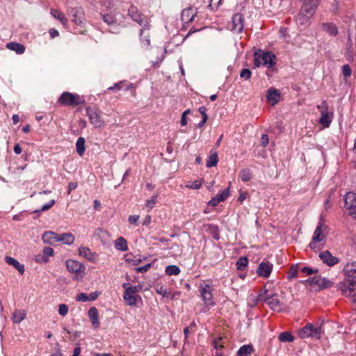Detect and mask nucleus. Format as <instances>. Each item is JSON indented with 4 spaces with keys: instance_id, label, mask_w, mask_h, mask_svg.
I'll list each match as a JSON object with an SVG mask.
<instances>
[{
    "instance_id": "a19ab883",
    "label": "nucleus",
    "mask_w": 356,
    "mask_h": 356,
    "mask_svg": "<svg viewBox=\"0 0 356 356\" xmlns=\"http://www.w3.org/2000/svg\"><path fill=\"white\" fill-rule=\"evenodd\" d=\"M156 292L162 296L163 297L169 298L170 295V292L163 286L162 285H156Z\"/></svg>"
},
{
    "instance_id": "09e8293b",
    "label": "nucleus",
    "mask_w": 356,
    "mask_h": 356,
    "mask_svg": "<svg viewBox=\"0 0 356 356\" xmlns=\"http://www.w3.org/2000/svg\"><path fill=\"white\" fill-rule=\"evenodd\" d=\"M222 0H210L209 8L211 10H216L221 4Z\"/></svg>"
},
{
    "instance_id": "58836bf2",
    "label": "nucleus",
    "mask_w": 356,
    "mask_h": 356,
    "mask_svg": "<svg viewBox=\"0 0 356 356\" xmlns=\"http://www.w3.org/2000/svg\"><path fill=\"white\" fill-rule=\"evenodd\" d=\"M165 273L168 275H177L180 273V269L177 266L170 265L165 268Z\"/></svg>"
},
{
    "instance_id": "e433bc0d",
    "label": "nucleus",
    "mask_w": 356,
    "mask_h": 356,
    "mask_svg": "<svg viewBox=\"0 0 356 356\" xmlns=\"http://www.w3.org/2000/svg\"><path fill=\"white\" fill-rule=\"evenodd\" d=\"M76 149L79 155L82 156L85 152V139L83 137H79L76 143Z\"/></svg>"
},
{
    "instance_id": "bb28decb",
    "label": "nucleus",
    "mask_w": 356,
    "mask_h": 356,
    "mask_svg": "<svg viewBox=\"0 0 356 356\" xmlns=\"http://www.w3.org/2000/svg\"><path fill=\"white\" fill-rule=\"evenodd\" d=\"M5 261L7 264H8L10 266H13L15 267L20 274H23L24 272V266L23 264H21L17 260L15 259L6 256L5 257Z\"/></svg>"
},
{
    "instance_id": "f704fd0d",
    "label": "nucleus",
    "mask_w": 356,
    "mask_h": 356,
    "mask_svg": "<svg viewBox=\"0 0 356 356\" xmlns=\"http://www.w3.org/2000/svg\"><path fill=\"white\" fill-rule=\"evenodd\" d=\"M218 162V153L216 152H211L209 156L206 165L207 168L216 166Z\"/></svg>"
},
{
    "instance_id": "6e6552de",
    "label": "nucleus",
    "mask_w": 356,
    "mask_h": 356,
    "mask_svg": "<svg viewBox=\"0 0 356 356\" xmlns=\"http://www.w3.org/2000/svg\"><path fill=\"white\" fill-rule=\"evenodd\" d=\"M344 207L348 215L356 219V193H348L346 194Z\"/></svg>"
},
{
    "instance_id": "de8ad7c7",
    "label": "nucleus",
    "mask_w": 356,
    "mask_h": 356,
    "mask_svg": "<svg viewBox=\"0 0 356 356\" xmlns=\"http://www.w3.org/2000/svg\"><path fill=\"white\" fill-rule=\"evenodd\" d=\"M68 306L65 304H60L58 305V314L62 316H65L68 313Z\"/></svg>"
},
{
    "instance_id": "5701e85b",
    "label": "nucleus",
    "mask_w": 356,
    "mask_h": 356,
    "mask_svg": "<svg viewBox=\"0 0 356 356\" xmlns=\"http://www.w3.org/2000/svg\"><path fill=\"white\" fill-rule=\"evenodd\" d=\"M58 234L51 231L45 232L42 236L43 242L49 245H53L58 242Z\"/></svg>"
},
{
    "instance_id": "dca6fc26",
    "label": "nucleus",
    "mask_w": 356,
    "mask_h": 356,
    "mask_svg": "<svg viewBox=\"0 0 356 356\" xmlns=\"http://www.w3.org/2000/svg\"><path fill=\"white\" fill-rule=\"evenodd\" d=\"M78 252L81 257H84L90 262L95 263L97 260L98 254L96 252H92L88 247L81 246L78 249Z\"/></svg>"
},
{
    "instance_id": "f8f14e48",
    "label": "nucleus",
    "mask_w": 356,
    "mask_h": 356,
    "mask_svg": "<svg viewBox=\"0 0 356 356\" xmlns=\"http://www.w3.org/2000/svg\"><path fill=\"white\" fill-rule=\"evenodd\" d=\"M66 267L70 273H75L81 276L84 274L86 269L85 266L81 263L72 259H68L66 261Z\"/></svg>"
},
{
    "instance_id": "4c0bfd02",
    "label": "nucleus",
    "mask_w": 356,
    "mask_h": 356,
    "mask_svg": "<svg viewBox=\"0 0 356 356\" xmlns=\"http://www.w3.org/2000/svg\"><path fill=\"white\" fill-rule=\"evenodd\" d=\"M294 337L289 332H283L279 335V340L282 342H293Z\"/></svg>"
},
{
    "instance_id": "9b49d317",
    "label": "nucleus",
    "mask_w": 356,
    "mask_h": 356,
    "mask_svg": "<svg viewBox=\"0 0 356 356\" xmlns=\"http://www.w3.org/2000/svg\"><path fill=\"white\" fill-rule=\"evenodd\" d=\"M90 122L96 128H100L104 126V121L101 118L100 114L97 110L88 108L86 109Z\"/></svg>"
},
{
    "instance_id": "2f4dec72",
    "label": "nucleus",
    "mask_w": 356,
    "mask_h": 356,
    "mask_svg": "<svg viewBox=\"0 0 356 356\" xmlns=\"http://www.w3.org/2000/svg\"><path fill=\"white\" fill-rule=\"evenodd\" d=\"M266 304L274 311L279 312L282 309V304L277 298V294H275Z\"/></svg>"
},
{
    "instance_id": "1a4fd4ad",
    "label": "nucleus",
    "mask_w": 356,
    "mask_h": 356,
    "mask_svg": "<svg viewBox=\"0 0 356 356\" xmlns=\"http://www.w3.org/2000/svg\"><path fill=\"white\" fill-rule=\"evenodd\" d=\"M201 297L207 307H211L215 305L213 300V289L210 284H202L200 289Z\"/></svg>"
},
{
    "instance_id": "7ed1b4c3",
    "label": "nucleus",
    "mask_w": 356,
    "mask_h": 356,
    "mask_svg": "<svg viewBox=\"0 0 356 356\" xmlns=\"http://www.w3.org/2000/svg\"><path fill=\"white\" fill-rule=\"evenodd\" d=\"M254 65L257 67L266 66L268 68L273 67L275 64V56L270 52L259 51L254 55Z\"/></svg>"
},
{
    "instance_id": "338daca9",
    "label": "nucleus",
    "mask_w": 356,
    "mask_h": 356,
    "mask_svg": "<svg viewBox=\"0 0 356 356\" xmlns=\"http://www.w3.org/2000/svg\"><path fill=\"white\" fill-rule=\"evenodd\" d=\"M49 34L52 38L58 36L59 33L56 29H51L49 30Z\"/></svg>"
},
{
    "instance_id": "c756f323",
    "label": "nucleus",
    "mask_w": 356,
    "mask_h": 356,
    "mask_svg": "<svg viewBox=\"0 0 356 356\" xmlns=\"http://www.w3.org/2000/svg\"><path fill=\"white\" fill-rule=\"evenodd\" d=\"M6 47L15 52H16L18 54H22L25 51V47L23 44L18 43V42H8L6 44Z\"/></svg>"
},
{
    "instance_id": "b1692460",
    "label": "nucleus",
    "mask_w": 356,
    "mask_h": 356,
    "mask_svg": "<svg viewBox=\"0 0 356 356\" xmlns=\"http://www.w3.org/2000/svg\"><path fill=\"white\" fill-rule=\"evenodd\" d=\"M321 27L323 31L329 34L330 36H337L339 33L337 26L332 22L323 23Z\"/></svg>"
},
{
    "instance_id": "4be33fe9",
    "label": "nucleus",
    "mask_w": 356,
    "mask_h": 356,
    "mask_svg": "<svg viewBox=\"0 0 356 356\" xmlns=\"http://www.w3.org/2000/svg\"><path fill=\"white\" fill-rule=\"evenodd\" d=\"M88 317L91 321V323L95 329H97L99 327L100 323L99 321L98 310L96 307H91L88 312Z\"/></svg>"
},
{
    "instance_id": "5fc2aeb1",
    "label": "nucleus",
    "mask_w": 356,
    "mask_h": 356,
    "mask_svg": "<svg viewBox=\"0 0 356 356\" xmlns=\"http://www.w3.org/2000/svg\"><path fill=\"white\" fill-rule=\"evenodd\" d=\"M342 73L346 78L350 76L352 71L348 65H344L342 67Z\"/></svg>"
},
{
    "instance_id": "680f3d73",
    "label": "nucleus",
    "mask_w": 356,
    "mask_h": 356,
    "mask_svg": "<svg viewBox=\"0 0 356 356\" xmlns=\"http://www.w3.org/2000/svg\"><path fill=\"white\" fill-rule=\"evenodd\" d=\"M301 270L302 273H305L307 275H312V273H314V272L316 271V270H314V269L309 268V267H304L302 268Z\"/></svg>"
},
{
    "instance_id": "20e7f679",
    "label": "nucleus",
    "mask_w": 356,
    "mask_h": 356,
    "mask_svg": "<svg viewBox=\"0 0 356 356\" xmlns=\"http://www.w3.org/2000/svg\"><path fill=\"white\" fill-rule=\"evenodd\" d=\"M317 108L321 113L319 118V123L323 128H327L330 127L333 118L334 113L331 111L326 102L323 101L321 104L317 106Z\"/></svg>"
},
{
    "instance_id": "ea45409f",
    "label": "nucleus",
    "mask_w": 356,
    "mask_h": 356,
    "mask_svg": "<svg viewBox=\"0 0 356 356\" xmlns=\"http://www.w3.org/2000/svg\"><path fill=\"white\" fill-rule=\"evenodd\" d=\"M248 264V259L245 257H241L236 262V268L240 270H244Z\"/></svg>"
},
{
    "instance_id": "052dcab7",
    "label": "nucleus",
    "mask_w": 356,
    "mask_h": 356,
    "mask_svg": "<svg viewBox=\"0 0 356 356\" xmlns=\"http://www.w3.org/2000/svg\"><path fill=\"white\" fill-rule=\"evenodd\" d=\"M99 293L98 291H95L91 293H90L88 296V301H93L95 300L97 297L99 296Z\"/></svg>"
},
{
    "instance_id": "a878e982",
    "label": "nucleus",
    "mask_w": 356,
    "mask_h": 356,
    "mask_svg": "<svg viewBox=\"0 0 356 356\" xmlns=\"http://www.w3.org/2000/svg\"><path fill=\"white\" fill-rule=\"evenodd\" d=\"M74 236L70 232L58 234V242H62L65 245H72L74 243Z\"/></svg>"
},
{
    "instance_id": "f3484780",
    "label": "nucleus",
    "mask_w": 356,
    "mask_h": 356,
    "mask_svg": "<svg viewBox=\"0 0 356 356\" xmlns=\"http://www.w3.org/2000/svg\"><path fill=\"white\" fill-rule=\"evenodd\" d=\"M196 15V9L193 7H188L182 10L181 19L184 23H189L194 20Z\"/></svg>"
},
{
    "instance_id": "9d476101",
    "label": "nucleus",
    "mask_w": 356,
    "mask_h": 356,
    "mask_svg": "<svg viewBox=\"0 0 356 356\" xmlns=\"http://www.w3.org/2000/svg\"><path fill=\"white\" fill-rule=\"evenodd\" d=\"M276 293L267 289L261 291L257 296L251 294L250 296V300L253 302V305H257L259 302H267L269 301Z\"/></svg>"
},
{
    "instance_id": "ddd939ff",
    "label": "nucleus",
    "mask_w": 356,
    "mask_h": 356,
    "mask_svg": "<svg viewBox=\"0 0 356 356\" xmlns=\"http://www.w3.org/2000/svg\"><path fill=\"white\" fill-rule=\"evenodd\" d=\"M318 256L321 260L328 266H333L339 262V258L333 256L328 250L321 252Z\"/></svg>"
},
{
    "instance_id": "13d9d810",
    "label": "nucleus",
    "mask_w": 356,
    "mask_h": 356,
    "mask_svg": "<svg viewBox=\"0 0 356 356\" xmlns=\"http://www.w3.org/2000/svg\"><path fill=\"white\" fill-rule=\"evenodd\" d=\"M269 143V138L268 135L262 134L261 137V145L263 147H266Z\"/></svg>"
},
{
    "instance_id": "e2e57ef3",
    "label": "nucleus",
    "mask_w": 356,
    "mask_h": 356,
    "mask_svg": "<svg viewBox=\"0 0 356 356\" xmlns=\"http://www.w3.org/2000/svg\"><path fill=\"white\" fill-rule=\"evenodd\" d=\"M77 188V184L75 182H70L68 184V193L70 194L72 191Z\"/></svg>"
},
{
    "instance_id": "864d4df0",
    "label": "nucleus",
    "mask_w": 356,
    "mask_h": 356,
    "mask_svg": "<svg viewBox=\"0 0 356 356\" xmlns=\"http://www.w3.org/2000/svg\"><path fill=\"white\" fill-rule=\"evenodd\" d=\"M190 113V110L188 109L186 111H185L182 115H181V121H180V123H181V125L182 127H184L186 126L187 124H188V119H187V114H188Z\"/></svg>"
},
{
    "instance_id": "603ef678",
    "label": "nucleus",
    "mask_w": 356,
    "mask_h": 356,
    "mask_svg": "<svg viewBox=\"0 0 356 356\" xmlns=\"http://www.w3.org/2000/svg\"><path fill=\"white\" fill-rule=\"evenodd\" d=\"M251 72L248 69H243L241 73L240 76L245 80H249L251 77Z\"/></svg>"
},
{
    "instance_id": "f03ea898",
    "label": "nucleus",
    "mask_w": 356,
    "mask_h": 356,
    "mask_svg": "<svg viewBox=\"0 0 356 356\" xmlns=\"http://www.w3.org/2000/svg\"><path fill=\"white\" fill-rule=\"evenodd\" d=\"M58 102L63 106H76L83 104L85 99L83 96H80L78 94L64 92L60 96Z\"/></svg>"
},
{
    "instance_id": "39448f33",
    "label": "nucleus",
    "mask_w": 356,
    "mask_h": 356,
    "mask_svg": "<svg viewBox=\"0 0 356 356\" xmlns=\"http://www.w3.org/2000/svg\"><path fill=\"white\" fill-rule=\"evenodd\" d=\"M325 244V235L323 233V225L320 224L315 229L312 240L309 243L312 250L321 249Z\"/></svg>"
},
{
    "instance_id": "cd10ccee",
    "label": "nucleus",
    "mask_w": 356,
    "mask_h": 356,
    "mask_svg": "<svg viewBox=\"0 0 356 356\" xmlns=\"http://www.w3.org/2000/svg\"><path fill=\"white\" fill-rule=\"evenodd\" d=\"M51 15L54 18L57 19L60 22V23L63 25V26H67V19L65 16L64 13H61L57 9H51L50 11Z\"/></svg>"
},
{
    "instance_id": "c03bdc74",
    "label": "nucleus",
    "mask_w": 356,
    "mask_h": 356,
    "mask_svg": "<svg viewBox=\"0 0 356 356\" xmlns=\"http://www.w3.org/2000/svg\"><path fill=\"white\" fill-rule=\"evenodd\" d=\"M202 184H203V181L202 180H195V181H192V182H188L186 185V187L187 188H190V189H199V188H200L202 187Z\"/></svg>"
},
{
    "instance_id": "6e6d98bb",
    "label": "nucleus",
    "mask_w": 356,
    "mask_h": 356,
    "mask_svg": "<svg viewBox=\"0 0 356 356\" xmlns=\"http://www.w3.org/2000/svg\"><path fill=\"white\" fill-rule=\"evenodd\" d=\"M76 300L78 302H88V296L86 293H81L76 296Z\"/></svg>"
},
{
    "instance_id": "2eb2a0df",
    "label": "nucleus",
    "mask_w": 356,
    "mask_h": 356,
    "mask_svg": "<svg viewBox=\"0 0 356 356\" xmlns=\"http://www.w3.org/2000/svg\"><path fill=\"white\" fill-rule=\"evenodd\" d=\"M72 21L76 25H81L84 21V12L81 8H72L69 11Z\"/></svg>"
},
{
    "instance_id": "c9c22d12",
    "label": "nucleus",
    "mask_w": 356,
    "mask_h": 356,
    "mask_svg": "<svg viewBox=\"0 0 356 356\" xmlns=\"http://www.w3.org/2000/svg\"><path fill=\"white\" fill-rule=\"evenodd\" d=\"M54 250L51 248L46 247L43 249V256L42 257L41 260L38 259V262H44L47 263L49 261V257L54 255Z\"/></svg>"
},
{
    "instance_id": "49530a36",
    "label": "nucleus",
    "mask_w": 356,
    "mask_h": 356,
    "mask_svg": "<svg viewBox=\"0 0 356 356\" xmlns=\"http://www.w3.org/2000/svg\"><path fill=\"white\" fill-rule=\"evenodd\" d=\"M157 195H153L150 199L145 201V207L149 209H152L156 202Z\"/></svg>"
},
{
    "instance_id": "774afa93",
    "label": "nucleus",
    "mask_w": 356,
    "mask_h": 356,
    "mask_svg": "<svg viewBox=\"0 0 356 356\" xmlns=\"http://www.w3.org/2000/svg\"><path fill=\"white\" fill-rule=\"evenodd\" d=\"M14 152L16 154H19L22 153V148L19 144H16L14 147Z\"/></svg>"
},
{
    "instance_id": "69168bd1",
    "label": "nucleus",
    "mask_w": 356,
    "mask_h": 356,
    "mask_svg": "<svg viewBox=\"0 0 356 356\" xmlns=\"http://www.w3.org/2000/svg\"><path fill=\"white\" fill-rule=\"evenodd\" d=\"M199 112L201 113L202 116V119L205 117V118H208L207 115V109L204 106H201L199 108Z\"/></svg>"
},
{
    "instance_id": "72a5a7b5",
    "label": "nucleus",
    "mask_w": 356,
    "mask_h": 356,
    "mask_svg": "<svg viewBox=\"0 0 356 356\" xmlns=\"http://www.w3.org/2000/svg\"><path fill=\"white\" fill-rule=\"evenodd\" d=\"M115 249L120 251H127L128 250V245L127 241L123 237H119L115 241Z\"/></svg>"
},
{
    "instance_id": "412c9836",
    "label": "nucleus",
    "mask_w": 356,
    "mask_h": 356,
    "mask_svg": "<svg viewBox=\"0 0 356 356\" xmlns=\"http://www.w3.org/2000/svg\"><path fill=\"white\" fill-rule=\"evenodd\" d=\"M266 98L268 102L274 106L279 102L280 99V93L276 89L270 88L267 91Z\"/></svg>"
},
{
    "instance_id": "0e129e2a",
    "label": "nucleus",
    "mask_w": 356,
    "mask_h": 356,
    "mask_svg": "<svg viewBox=\"0 0 356 356\" xmlns=\"http://www.w3.org/2000/svg\"><path fill=\"white\" fill-rule=\"evenodd\" d=\"M152 222V218L149 215H147L143 222V225L145 226H148Z\"/></svg>"
},
{
    "instance_id": "c85d7f7f",
    "label": "nucleus",
    "mask_w": 356,
    "mask_h": 356,
    "mask_svg": "<svg viewBox=\"0 0 356 356\" xmlns=\"http://www.w3.org/2000/svg\"><path fill=\"white\" fill-rule=\"evenodd\" d=\"M128 14L135 22L142 26L141 15L136 7L131 6L128 10Z\"/></svg>"
},
{
    "instance_id": "37998d69",
    "label": "nucleus",
    "mask_w": 356,
    "mask_h": 356,
    "mask_svg": "<svg viewBox=\"0 0 356 356\" xmlns=\"http://www.w3.org/2000/svg\"><path fill=\"white\" fill-rule=\"evenodd\" d=\"M102 19H103L104 22L108 25H112L117 22L116 18L112 14L103 15Z\"/></svg>"
},
{
    "instance_id": "bf43d9fd",
    "label": "nucleus",
    "mask_w": 356,
    "mask_h": 356,
    "mask_svg": "<svg viewBox=\"0 0 356 356\" xmlns=\"http://www.w3.org/2000/svg\"><path fill=\"white\" fill-rule=\"evenodd\" d=\"M151 264H148L145 266H140L136 268V271L138 273H143L148 270V269L150 268Z\"/></svg>"
},
{
    "instance_id": "473e14b6",
    "label": "nucleus",
    "mask_w": 356,
    "mask_h": 356,
    "mask_svg": "<svg viewBox=\"0 0 356 356\" xmlns=\"http://www.w3.org/2000/svg\"><path fill=\"white\" fill-rule=\"evenodd\" d=\"M254 351V348L250 344L242 346L237 351V356H249Z\"/></svg>"
},
{
    "instance_id": "f257e3e1",
    "label": "nucleus",
    "mask_w": 356,
    "mask_h": 356,
    "mask_svg": "<svg viewBox=\"0 0 356 356\" xmlns=\"http://www.w3.org/2000/svg\"><path fill=\"white\" fill-rule=\"evenodd\" d=\"M122 287L125 289L123 294V299L129 306H135L138 300H141V297L137 294L141 290V286H129L127 283H124Z\"/></svg>"
},
{
    "instance_id": "79ce46f5",
    "label": "nucleus",
    "mask_w": 356,
    "mask_h": 356,
    "mask_svg": "<svg viewBox=\"0 0 356 356\" xmlns=\"http://www.w3.org/2000/svg\"><path fill=\"white\" fill-rule=\"evenodd\" d=\"M225 339L223 337H218L213 342V347L216 350H222L225 346Z\"/></svg>"
},
{
    "instance_id": "a18cd8bd",
    "label": "nucleus",
    "mask_w": 356,
    "mask_h": 356,
    "mask_svg": "<svg viewBox=\"0 0 356 356\" xmlns=\"http://www.w3.org/2000/svg\"><path fill=\"white\" fill-rule=\"evenodd\" d=\"M240 177L242 181H248L252 178V174L250 170L243 169L240 172Z\"/></svg>"
},
{
    "instance_id": "0eeeda50",
    "label": "nucleus",
    "mask_w": 356,
    "mask_h": 356,
    "mask_svg": "<svg viewBox=\"0 0 356 356\" xmlns=\"http://www.w3.org/2000/svg\"><path fill=\"white\" fill-rule=\"evenodd\" d=\"M305 282L309 284L314 290L329 288L332 285V282L330 280L319 275L309 278Z\"/></svg>"
},
{
    "instance_id": "4d7b16f0",
    "label": "nucleus",
    "mask_w": 356,
    "mask_h": 356,
    "mask_svg": "<svg viewBox=\"0 0 356 356\" xmlns=\"http://www.w3.org/2000/svg\"><path fill=\"white\" fill-rule=\"evenodd\" d=\"M139 218L138 215H132L129 217L128 221L131 225H137Z\"/></svg>"
},
{
    "instance_id": "a211bd4d",
    "label": "nucleus",
    "mask_w": 356,
    "mask_h": 356,
    "mask_svg": "<svg viewBox=\"0 0 356 356\" xmlns=\"http://www.w3.org/2000/svg\"><path fill=\"white\" fill-rule=\"evenodd\" d=\"M339 289L343 293V295L348 297H352V298L354 296H356L355 295V285L354 283H340Z\"/></svg>"
},
{
    "instance_id": "aec40b11",
    "label": "nucleus",
    "mask_w": 356,
    "mask_h": 356,
    "mask_svg": "<svg viewBox=\"0 0 356 356\" xmlns=\"http://www.w3.org/2000/svg\"><path fill=\"white\" fill-rule=\"evenodd\" d=\"M229 195V188L223 190L221 193L216 195L209 202L208 205L211 207L217 206L220 202L224 201Z\"/></svg>"
},
{
    "instance_id": "423d86ee",
    "label": "nucleus",
    "mask_w": 356,
    "mask_h": 356,
    "mask_svg": "<svg viewBox=\"0 0 356 356\" xmlns=\"http://www.w3.org/2000/svg\"><path fill=\"white\" fill-rule=\"evenodd\" d=\"M298 333L301 339L309 337L320 339L322 334V328L321 326L314 327L312 323H308L299 330Z\"/></svg>"
},
{
    "instance_id": "393cba45",
    "label": "nucleus",
    "mask_w": 356,
    "mask_h": 356,
    "mask_svg": "<svg viewBox=\"0 0 356 356\" xmlns=\"http://www.w3.org/2000/svg\"><path fill=\"white\" fill-rule=\"evenodd\" d=\"M343 271L347 276L356 277V261L348 262L344 266Z\"/></svg>"
},
{
    "instance_id": "6ab92c4d",
    "label": "nucleus",
    "mask_w": 356,
    "mask_h": 356,
    "mask_svg": "<svg viewBox=\"0 0 356 356\" xmlns=\"http://www.w3.org/2000/svg\"><path fill=\"white\" fill-rule=\"evenodd\" d=\"M272 269L273 264L269 262L263 261L259 265L257 273L260 276L268 277L272 272Z\"/></svg>"
},
{
    "instance_id": "7c9ffc66",
    "label": "nucleus",
    "mask_w": 356,
    "mask_h": 356,
    "mask_svg": "<svg viewBox=\"0 0 356 356\" xmlns=\"http://www.w3.org/2000/svg\"><path fill=\"white\" fill-rule=\"evenodd\" d=\"M26 316V312L25 310H15L12 316V320L14 323L18 324L25 319Z\"/></svg>"
},
{
    "instance_id": "8fccbe9b",
    "label": "nucleus",
    "mask_w": 356,
    "mask_h": 356,
    "mask_svg": "<svg viewBox=\"0 0 356 356\" xmlns=\"http://www.w3.org/2000/svg\"><path fill=\"white\" fill-rule=\"evenodd\" d=\"M55 204V200H51L48 203L44 204L40 210H35V212L45 211L51 208Z\"/></svg>"
},
{
    "instance_id": "3c124183",
    "label": "nucleus",
    "mask_w": 356,
    "mask_h": 356,
    "mask_svg": "<svg viewBox=\"0 0 356 356\" xmlns=\"http://www.w3.org/2000/svg\"><path fill=\"white\" fill-rule=\"evenodd\" d=\"M141 46L144 49H147L150 46L149 35H144V37L141 38Z\"/></svg>"
},
{
    "instance_id": "4468645a",
    "label": "nucleus",
    "mask_w": 356,
    "mask_h": 356,
    "mask_svg": "<svg viewBox=\"0 0 356 356\" xmlns=\"http://www.w3.org/2000/svg\"><path fill=\"white\" fill-rule=\"evenodd\" d=\"M232 31L234 33H239L244 29V19L241 14L236 13L232 17Z\"/></svg>"
}]
</instances>
